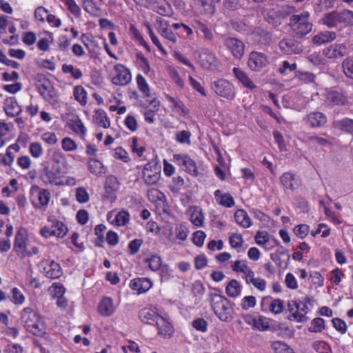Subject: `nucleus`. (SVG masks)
Listing matches in <instances>:
<instances>
[{
    "label": "nucleus",
    "mask_w": 353,
    "mask_h": 353,
    "mask_svg": "<svg viewBox=\"0 0 353 353\" xmlns=\"http://www.w3.org/2000/svg\"><path fill=\"white\" fill-rule=\"evenodd\" d=\"M173 159L177 165L185 167L186 172L194 176L198 175L199 172L196 163L188 155L175 154Z\"/></svg>",
    "instance_id": "9"
},
{
    "label": "nucleus",
    "mask_w": 353,
    "mask_h": 353,
    "mask_svg": "<svg viewBox=\"0 0 353 353\" xmlns=\"http://www.w3.org/2000/svg\"><path fill=\"white\" fill-rule=\"evenodd\" d=\"M152 286V283L148 278H137L130 281V287L132 290L137 291L138 294L146 292Z\"/></svg>",
    "instance_id": "19"
},
{
    "label": "nucleus",
    "mask_w": 353,
    "mask_h": 353,
    "mask_svg": "<svg viewBox=\"0 0 353 353\" xmlns=\"http://www.w3.org/2000/svg\"><path fill=\"white\" fill-rule=\"evenodd\" d=\"M83 8L85 11L94 16L97 15L100 11V8L93 0H83Z\"/></svg>",
    "instance_id": "44"
},
{
    "label": "nucleus",
    "mask_w": 353,
    "mask_h": 353,
    "mask_svg": "<svg viewBox=\"0 0 353 353\" xmlns=\"http://www.w3.org/2000/svg\"><path fill=\"white\" fill-rule=\"evenodd\" d=\"M11 301L15 305H21L25 301V296L23 293L17 288H13L11 290Z\"/></svg>",
    "instance_id": "55"
},
{
    "label": "nucleus",
    "mask_w": 353,
    "mask_h": 353,
    "mask_svg": "<svg viewBox=\"0 0 353 353\" xmlns=\"http://www.w3.org/2000/svg\"><path fill=\"white\" fill-rule=\"evenodd\" d=\"M158 32L165 39H168L169 41L175 44L176 43V37L174 32L167 27L161 26L158 29Z\"/></svg>",
    "instance_id": "47"
},
{
    "label": "nucleus",
    "mask_w": 353,
    "mask_h": 353,
    "mask_svg": "<svg viewBox=\"0 0 353 353\" xmlns=\"http://www.w3.org/2000/svg\"><path fill=\"white\" fill-rule=\"evenodd\" d=\"M294 234L301 239H304L309 232V226L306 224L296 225L294 228Z\"/></svg>",
    "instance_id": "61"
},
{
    "label": "nucleus",
    "mask_w": 353,
    "mask_h": 353,
    "mask_svg": "<svg viewBox=\"0 0 353 353\" xmlns=\"http://www.w3.org/2000/svg\"><path fill=\"white\" fill-rule=\"evenodd\" d=\"M61 174L60 169L53 165L52 169L48 167L44 168L40 177L45 184L59 185L62 184V182L60 181Z\"/></svg>",
    "instance_id": "10"
},
{
    "label": "nucleus",
    "mask_w": 353,
    "mask_h": 353,
    "mask_svg": "<svg viewBox=\"0 0 353 353\" xmlns=\"http://www.w3.org/2000/svg\"><path fill=\"white\" fill-rule=\"evenodd\" d=\"M120 188V183L114 175H109L106 179L105 183V190L106 192L112 195L114 194Z\"/></svg>",
    "instance_id": "28"
},
{
    "label": "nucleus",
    "mask_w": 353,
    "mask_h": 353,
    "mask_svg": "<svg viewBox=\"0 0 353 353\" xmlns=\"http://www.w3.org/2000/svg\"><path fill=\"white\" fill-rule=\"evenodd\" d=\"M325 329V322L322 318L314 319L311 322L309 331L311 332H320Z\"/></svg>",
    "instance_id": "48"
},
{
    "label": "nucleus",
    "mask_w": 353,
    "mask_h": 353,
    "mask_svg": "<svg viewBox=\"0 0 353 353\" xmlns=\"http://www.w3.org/2000/svg\"><path fill=\"white\" fill-rule=\"evenodd\" d=\"M327 100L329 103L334 105H345L347 104L348 100L347 97L338 90H331L327 94Z\"/></svg>",
    "instance_id": "23"
},
{
    "label": "nucleus",
    "mask_w": 353,
    "mask_h": 353,
    "mask_svg": "<svg viewBox=\"0 0 353 353\" xmlns=\"http://www.w3.org/2000/svg\"><path fill=\"white\" fill-rule=\"evenodd\" d=\"M62 148L66 152L74 151L77 148V145L72 139L65 137L61 141Z\"/></svg>",
    "instance_id": "59"
},
{
    "label": "nucleus",
    "mask_w": 353,
    "mask_h": 353,
    "mask_svg": "<svg viewBox=\"0 0 353 353\" xmlns=\"http://www.w3.org/2000/svg\"><path fill=\"white\" fill-rule=\"evenodd\" d=\"M62 71L64 73H70L75 79H79L82 77L83 74L80 69L75 68L72 65L63 64L62 65Z\"/></svg>",
    "instance_id": "45"
},
{
    "label": "nucleus",
    "mask_w": 353,
    "mask_h": 353,
    "mask_svg": "<svg viewBox=\"0 0 353 353\" xmlns=\"http://www.w3.org/2000/svg\"><path fill=\"white\" fill-rule=\"evenodd\" d=\"M234 219L236 223L244 228H249L252 224L248 213L243 209L238 210L235 212Z\"/></svg>",
    "instance_id": "31"
},
{
    "label": "nucleus",
    "mask_w": 353,
    "mask_h": 353,
    "mask_svg": "<svg viewBox=\"0 0 353 353\" xmlns=\"http://www.w3.org/2000/svg\"><path fill=\"white\" fill-rule=\"evenodd\" d=\"M65 3L68 9L73 14L75 17H79L81 9L79 6L76 3L74 0H61Z\"/></svg>",
    "instance_id": "58"
},
{
    "label": "nucleus",
    "mask_w": 353,
    "mask_h": 353,
    "mask_svg": "<svg viewBox=\"0 0 353 353\" xmlns=\"http://www.w3.org/2000/svg\"><path fill=\"white\" fill-rule=\"evenodd\" d=\"M155 325L158 328V334L164 338H170L173 334V327L171 324L161 316L157 320Z\"/></svg>",
    "instance_id": "24"
},
{
    "label": "nucleus",
    "mask_w": 353,
    "mask_h": 353,
    "mask_svg": "<svg viewBox=\"0 0 353 353\" xmlns=\"http://www.w3.org/2000/svg\"><path fill=\"white\" fill-rule=\"evenodd\" d=\"M233 73L236 78L245 87L250 90L256 88L253 81L248 77V75L240 68H234Z\"/></svg>",
    "instance_id": "27"
},
{
    "label": "nucleus",
    "mask_w": 353,
    "mask_h": 353,
    "mask_svg": "<svg viewBox=\"0 0 353 353\" xmlns=\"http://www.w3.org/2000/svg\"><path fill=\"white\" fill-rule=\"evenodd\" d=\"M269 64L267 56L259 52H250L248 61V65L252 71L259 72Z\"/></svg>",
    "instance_id": "7"
},
{
    "label": "nucleus",
    "mask_w": 353,
    "mask_h": 353,
    "mask_svg": "<svg viewBox=\"0 0 353 353\" xmlns=\"http://www.w3.org/2000/svg\"><path fill=\"white\" fill-rule=\"evenodd\" d=\"M335 0H319L314 6L316 12H321L323 8L328 10L334 6Z\"/></svg>",
    "instance_id": "54"
},
{
    "label": "nucleus",
    "mask_w": 353,
    "mask_h": 353,
    "mask_svg": "<svg viewBox=\"0 0 353 353\" xmlns=\"http://www.w3.org/2000/svg\"><path fill=\"white\" fill-rule=\"evenodd\" d=\"M145 261L148 263L150 269L152 271L159 270L161 265V259L157 254L152 255L150 258L145 259Z\"/></svg>",
    "instance_id": "49"
},
{
    "label": "nucleus",
    "mask_w": 353,
    "mask_h": 353,
    "mask_svg": "<svg viewBox=\"0 0 353 353\" xmlns=\"http://www.w3.org/2000/svg\"><path fill=\"white\" fill-rule=\"evenodd\" d=\"M309 16L308 12H304L290 17V26L296 37L301 38L311 32L313 25L308 21Z\"/></svg>",
    "instance_id": "3"
},
{
    "label": "nucleus",
    "mask_w": 353,
    "mask_h": 353,
    "mask_svg": "<svg viewBox=\"0 0 353 353\" xmlns=\"http://www.w3.org/2000/svg\"><path fill=\"white\" fill-rule=\"evenodd\" d=\"M280 50L288 54H299L303 51L301 43L293 39H284L279 43Z\"/></svg>",
    "instance_id": "14"
},
{
    "label": "nucleus",
    "mask_w": 353,
    "mask_h": 353,
    "mask_svg": "<svg viewBox=\"0 0 353 353\" xmlns=\"http://www.w3.org/2000/svg\"><path fill=\"white\" fill-rule=\"evenodd\" d=\"M223 45L235 59H240L243 56L245 45L241 40L235 37H227L224 39Z\"/></svg>",
    "instance_id": "8"
},
{
    "label": "nucleus",
    "mask_w": 353,
    "mask_h": 353,
    "mask_svg": "<svg viewBox=\"0 0 353 353\" xmlns=\"http://www.w3.org/2000/svg\"><path fill=\"white\" fill-rule=\"evenodd\" d=\"M225 292L228 296L236 298L241 294V286L236 279H232L227 285Z\"/></svg>",
    "instance_id": "33"
},
{
    "label": "nucleus",
    "mask_w": 353,
    "mask_h": 353,
    "mask_svg": "<svg viewBox=\"0 0 353 353\" xmlns=\"http://www.w3.org/2000/svg\"><path fill=\"white\" fill-rule=\"evenodd\" d=\"M334 126L341 131H344L348 133H353V120L347 118H345L341 120L335 121L334 122Z\"/></svg>",
    "instance_id": "34"
},
{
    "label": "nucleus",
    "mask_w": 353,
    "mask_h": 353,
    "mask_svg": "<svg viewBox=\"0 0 353 353\" xmlns=\"http://www.w3.org/2000/svg\"><path fill=\"white\" fill-rule=\"evenodd\" d=\"M89 171L97 176H100L105 173V168L103 164L98 159L90 158L88 161Z\"/></svg>",
    "instance_id": "29"
},
{
    "label": "nucleus",
    "mask_w": 353,
    "mask_h": 353,
    "mask_svg": "<svg viewBox=\"0 0 353 353\" xmlns=\"http://www.w3.org/2000/svg\"><path fill=\"white\" fill-rule=\"evenodd\" d=\"M115 310L113 305V300L110 297H104L99 304L98 311L99 314L104 316L112 315Z\"/></svg>",
    "instance_id": "25"
},
{
    "label": "nucleus",
    "mask_w": 353,
    "mask_h": 353,
    "mask_svg": "<svg viewBox=\"0 0 353 353\" xmlns=\"http://www.w3.org/2000/svg\"><path fill=\"white\" fill-rule=\"evenodd\" d=\"M211 89L216 95L228 100H232L235 97L234 87L226 79H220L212 82Z\"/></svg>",
    "instance_id": "5"
},
{
    "label": "nucleus",
    "mask_w": 353,
    "mask_h": 353,
    "mask_svg": "<svg viewBox=\"0 0 353 353\" xmlns=\"http://www.w3.org/2000/svg\"><path fill=\"white\" fill-rule=\"evenodd\" d=\"M271 347L275 353H283L290 348L286 343L280 341H273L271 343Z\"/></svg>",
    "instance_id": "63"
},
{
    "label": "nucleus",
    "mask_w": 353,
    "mask_h": 353,
    "mask_svg": "<svg viewBox=\"0 0 353 353\" xmlns=\"http://www.w3.org/2000/svg\"><path fill=\"white\" fill-rule=\"evenodd\" d=\"M323 23L329 28L336 26L339 23V12L333 11L325 14L323 17Z\"/></svg>",
    "instance_id": "35"
},
{
    "label": "nucleus",
    "mask_w": 353,
    "mask_h": 353,
    "mask_svg": "<svg viewBox=\"0 0 353 353\" xmlns=\"http://www.w3.org/2000/svg\"><path fill=\"white\" fill-rule=\"evenodd\" d=\"M190 137L191 133L188 130H181L176 132L175 134V139L176 141L180 143H187L188 145L190 144Z\"/></svg>",
    "instance_id": "53"
},
{
    "label": "nucleus",
    "mask_w": 353,
    "mask_h": 353,
    "mask_svg": "<svg viewBox=\"0 0 353 353\" xmlns=\"http://www.w3.org/2000/svg\"><path fill=\"white\" fill-rule=\"evenodd\" d=\"M339 23L345 26H353V11L343 10L339 12Z\"/></svg>",
    "instance_id": "39"
},
{
    "label": "nucleus",
    "mask_w": 353,
    "mask_h": 353,
    "mask_svg": "<svg viewBox=\"0 0 353 353\" xmlns=\"http://www.w3.org/2000/svg\"><path fill=\"white\" fill-rule=\"evenodd\" d=\"M196 28L203 34L205 39L208 41H212L214 38L213 34L210 29L203 23L196 21Z\"/></svg>",
    "instance_id": "46"
},
{
    "label": "nucleus",
    "mask_w": 353,
    "mask_h": 353,
    "mask_svg": "<svg viewBox=\"0 0 353 353\" xmlns=\"http://www.w3.org/2000/svg\"><path fill=\"white\" fill-rule=\"evenodd\" d=\"M296 77L305 83L314 82L315 79L314 74L308 72H299L296 74Z\"/></svg>",
    "instance_id": "64"
},
{
    "label": "nucleus",
    "mask_w": 353,
    "mask_h": 353,
    "mask_svg": "<svg viewBox=\"0 0 353 353\" xmlns=\"http://www.w3.org/2000/svg\"><path fill=\"white\" fill-rule=\"evenodd\" d=\"M140 320L150 325H155L157 320L161 317L154 309L150 307H145L140 310L139 313Z\"/></svg>",
    "instance_id": "20"
},
{
    "label": "nucleus",
    "mask_w": 353,
    "mask_h": 353,
    "mask_svg": "<svg viewBox=\"0 0 353 353\" xmlns=\"http://www.w3.org/2000/svg\"><path fill=\"white\" fill-rule=\"evenodd\" d=\"M305 123L312 128H321L327 122L326 116L321 112H312L303 119Z\"/></svg>",
    "instance_id": "12"
},
{
    "label": "nucleus",
    "mask_w": 353,
    "mask_h": 353,
    "mask_svg": "<svg viewBox=\"0 0 353 353\" xmlns=\"http://www.w3.org/2000/svg\"><path fill=\"white\" fill-rule=\"evenodd\" d=\"M129 220L130 214L125 210L120 211L114 218V222L119 226L126 225L129 222Z\"/></svg>",
    "instance_id": "52"
},
{
    "label": "nucleus",
    "mask_w": 353,
    "mask_h": 353,
    "mask_svg": "<svg viewBox=\"0 0 353 353\" xmlns=\"http://www.w3.org/2000/svg\"><path fill=\"white\" fill-rule=\"evenodd\" d=\"M209 301L216 316L221 321L228 322L231 320V309L229 300L223 296L211 293Z\"/></svg>",
    "instance_id": "2"
},
{
    "label": "nucleus",
    "mask_w": 353,
    "mask_h": 353,
    "mask_svg": "<svg viewBox=\"0 0 353 353\" xmlns=\"http://www.w3.org/2000/svg\"><path fill=\"white\" fill-rule=\"evenodd\" d=\"M251 321L246 319V322L252 325L254 328L260 331H266L270 328V324L268 319L265 316H259L258 318L250 317Z\"/></svg>",
    "instance_id": "30"
},
{
    "label": "nucleus",
    "mask_w": 353,
    "mask_h": 353,
    "mask_svg": "<svg viewBox=\"0 0 353 353\" xmlns=\"http://www.w3.org/2000/svg\"><path fill=\"white\" fill-rule=\"evenodd\" d=\"M204 216L201 210L197 208H193L190 215L191 222L196 226L200 227L203 225Z\"/></svg>",
    "instance_id": "41"
},
{
    "label": "nucleus",
    "mask_w": 353,
    "mask_h": 353,
    "mask_svg": "<svg viewBox=\"0 0 353 353\" xmlns=\"http://www.w3.org/2000/svg\"><path fill=\"white\" fill-rule=\"evenodd\" d=\"M161 177V168L157 163H148L143 170V178L148 185H152L159 181Z\"/></svg>",
    "instance_id": "6"
},
{
    "label": "nucleus",
    "mask_w": 353,
    "mask_h": 353,
    "mask_svg": "<svg viewBox=\"0 0 353 353\" xmlns=\"http://www.w3.org/2000/svg\"><path fill=\"white\" fill-rule=\"evenodd\" d=\"M336 37L335 32L325 31L320 32L314 36L312 41L315 45H322L334 40Z\"/></svg>",
    "instance_id": "26"
},
{
    "label": "nucleus",
    "mask_w": 353,
    "mask_h": 353,
    "mask_svg": "<svg viewBox=\"0 0 353 353\" xmlns=\"http://www.w3.org/2000/svg\"><path fill=\"white\" fill-rule=\"evenodd\" d=\"M251 35L256 43L261 45H268L272 39V34L261 27L256 28Z\"/></svg>",
    "instance_id": "18"
},
{
    "label": "nucleus",
    "mask_w": 353,
    "mask_h": 353,
    "mask_svg": "<svg viewBox=\"0 0 353 353\" xmlns=\"http://www.w3.org/2000/svg\"><path fill=\"white\" fill-rule=\"evenodd\" d=\"M69 127L73 132L79 133L82 137L86 134V128L80 119L71 121Z\"/></svg>",
    "instance_id": "42"
},
{
    "label": "nucleus",
    "mask_w": 353,
    "mask_h": 353,
    "mask_svg": "<svg viewBox=\"0 0 353 353\" xmlns=\"http://www.w3.org/2000/svg\"><path fill=\"white\" fill-rule=\"evenodd\" d=\"M38 91L46 101L51 104H55L58 103V95L51 81Z\"/></svg>",
    "instance_id": "16"
},
{
    "label": "nucleus",
    "mask_w": 353,
    "mask_h": 353,
    "mask_svg": "<svg viewBox=\"0 0 353 353\" xmlns=\"http://www.w3.org/2000/svg\"><path fill=\"white\" fill-rule=\"evenodd\" d=\"M28 241V230L25 228H19L15 235L13 250L17 255L21 259L31 255V253L27 250Z\"/></svg>",
    "instance_id": "4"
},
{
    "label": "nucleus",
    "mask_w": 353,
    "mask_h": 353,
    "mask_svg": "<svg viewBox=\"0 0 353 353\" xmlns=\"http://www.w3.org/2000/svg\"><path fill=\"white\" fill-rule=\"evenodd\" d=\"M199 62L201 67L206 70H212L217 66L216 56L208 49L202 50L199 54Z\"/></svg>",
    "instance_id": "13"
},
{
    "label": "nucleus",
    "mask_w": 353,
    "mask_h": 353,
    "mask_svg": "<svg viewBox=\"0 0 353 353\" xmlns=\"http://www.w3.org/2000/svg\"><path fill=\"white\" fill-rule=\"evenodd\" d=\"M43 272L45 276L51 279H55L59 278L62 274V269L58 263L54 261H51L49 263L44 265V263H42Z\"/></svg>",
    "instance_id": "15"
},
{
    "label": "nucleus",
    "mask_w": 353,
    "mask_h": 353,
    "mask_svg": "<svg viewBox=\"0 0 353 353\" xmlns=\"http://www.w3.org/2000/svg\"><path fill=\"white\" fill-rule=\"evenodd\" d=\"M20 322L30 333L37 336H43L46 327L40 316L31 307H27L20 314Z\"/></svg>",
    "instance_id": "1"
},
{
    "label": "nucleus",
    "mask_w": 353,
    "mask_h": 353,
    "mask_svg": "<svg viewBox=\"0 0 353 353\" xmlns=\"http://www.w3.org/2000/svg\"><path fill=\"white\" fill-rule=\"evenodd\" d=\"M116 76L113 77L112 81L117 85H125L132 79L130 70L123 65H117L114 66Z\"/></svg>",
    "instance_id": "11"
},
{
    "label": "nucleus",
    "mask_w": 353,
    "mask_h": 353,
    "mask_svg": "<svg viewBox=\"0 0 353 353\" xmlns=\"http://www.w3.org/2000/svg\"><path fill=\"white\" fill-rule=\"evenodd\" d=\"M3 110L7 116L14 117L19 115L21 108L14 97L7 98L4 101Z\"/></svg>",
    "instance_id": "21"
},
{
    "label": "nucleus",
    "mask_w": 353,
    "mask_h": 353,
    "mask_svg": "<svg viewBox=\"0 0 353 353\" xmlns=\"http://www.w3.org/2000/svg\"><path fill=\"white\" fill-rule=\"evenodd\" d=\"M256 300L254 296H246L241 299V307L243 310H248L250 308H252L256 305Z\"/></svg>",
    "instance_id": "51"
},
{
    "label": "nucleus",
    "mask_w": 353,
    "mask_h": 353,
    "mask_svg": "<svg viewBox=\"0 0 353 353\" xmlns=\"http://www.w3.org/2000/svg\"><path fill=\"white\" fill-rule=\"evenodd\" d=\"M342 68L345 77L353 80V56L343 61Z\"/></svg>",
    "instance_id": "40"
},
{
    "label": "nucleus",
    "mask_w": 353,
    "mask_h": 353,
    "mask_svg": "<svg viewBox=\"0 0 353 353\" xmlns=\"http://www.w3.org/2000/svg\"><path fill=\"white\" fill-rule=\"evenodd\" d=\"M137 82L139 90L142 92L145 97H150V88L145 78L141 74H138L137 77Z\"/></svg>",
    "instance_id": "50"
},
{
    "label": "nucleus",
    "mask_w": 353,
    "mask_h": 353,
    "mask_svg": "<svg viewBox=\"0 0 353 353\" xmlns=\"http://www.w3.org/2000/svg\"><path fill=\"white\" fill-rule=\"evenodd\" d=\"M93 119L96 125L103 128H108L110 125V122L106 112L103 110H97Z\"/></svg>",
    "instance_id": "32"
},
{
    "label": "nucleus",
    "mask_w": 353,
    "mask_h": 353,
    "mask_svg": "<svg viewBox=\"0 0 353 353\" xmlns=\"http://www.w3.org/2000/svg\"><path fill=\"white\" fill-rule=\"evenodd\" d=\"M284 188L294 191L301 185V180L291 172H285L280 178Z\"/></svg>",
    "instance_id": "17"
},
{
    "label": "nucleus",
    "mask_w": 353,
    "mask_h": 353,
    "mask_svg": "<svg viewBox=\"0 0 353 353\" xmlns=\"http://www.w3.org/2000/svg\"><path fill=\"white\" fill-rule=\"evenodd\" d=\"M76 199L79 203H86L89 201V194L84 188H78L76 190Z\"/></svg>",
    "instance_id": "62"
},
{
    "label": "nucleus",
    "mask_w": 353,
    "mask_h": 353,
    "mask_svg": "<svg viewBox=\"0 0 353 353\" xmlns=\"http://www.w3.org/2000/svg\"><path fill=\"white\" fill-rule=\"evenodd\" d=\"M346 48L342 44H334L325 48L323 53L329 59L342 57L345 54Z\"/></svg>",
    "instance_id": "22"
},
{
    "label": "nucleus",
    "mask_w": 353,
    "mask_h": 353,
    "mask_svg": "<svg viewBox=\"0 0 353 353\" xmlns=\"http://www.w3.org/2000/svg\"><path fill=\"white\" fill-rule=\"evenodd\" d=\"M34 80L35 81V85L37 90L41 89L44 85L50 81L44 74L38 73L35 75Z\"/></svg>",
    "instance_id": "60"
},
{
    "label": "nucleus",
    "mask_w": 353,
    "mask_h": 353,
    "mask_svg": "<svg viewBox=\"0 0 353 353\" xmlns=\"http://www.w3.org/2000/svg\"><path fill=\"white\" fill-rule=\"evenodd\" d=\"M52 230H54V236L63 238L68 232V228L63 222L54 220L52 222Z\"/></svg>",
    "instance_id": "38"
},
{
    "label": "nucleus",
    "mask_w": 353,
    "mask_h": 353,
    "mask_svg": "<svg viewBox=\"0 0 353 353\" xmlns=\"http://www.w3.org/2000/svg\"><path fill=\"white\" fill-rule=\"evenodd\" d=\"M73 95L81 105H85L88 101L87 92L81 85H77L74 88Z\"/></svg>",
    "instance_id": "36"
},
{
    "label": "nucleus",
    "mask_w": 353,
    "mask_h": 353,
    "mask_svg": "<svg viewBox=\"0 0 353 353\" xmlns=\"http://www.w3.org/2000/svg\"><path fill=\"white\" fill-rule=\"evenodd\" d=\"M38 190V200L41 206H46L50 199V192L47 189H40L38 186L32 188V190Z\"/></svg>",
    "instance_id": "37"
},
{
    "label": "nucleus",
    "mask_w": 353,
    "mask_h": 353,
    "mask_svg": "<svg viewBox=\"0 0 353 353\" xmlns=\"http://www.w3.org/2000/svg\"><path fill=\"white\" fill-rule=\"evenodd\" d=\"M283 309L284 302L279 299H274L270 305V310L275 314H281Z\"/></svg>",
    "instance_id": "56"
},
{
    "label": "nucleus",
    "mask_w": 353,
    "mask_h": 353,
    "mask_svg": "<svg viewBox=\"0 0 353 353\" xmlns=\"http://www.w3.org/2000/svg\"><path fill=\"white\" fill-rule=\"evenodd\" d=\"M205 15H213L216 12V7L213 0H199Z\"/></svg>",
    "instance_id": "43"
},
{
    "label": "nucleus",
    "mask_w": 353,
    "mask_h": 353,
    "mask_svg": "<svg viewBox=\"0 0 353 353\" xmlns=\"http://www.w3.org/2000/svg\"><path fill=\"white\" fill-rule=\"evenodd\" d=\"M56 293L60 294L57 300V305L59 307L65 308L68 305L67 299L63 296L65 289L63 285L56 286Z\"/></svg>",
    "instance_id": "57"
}]
</instances>
